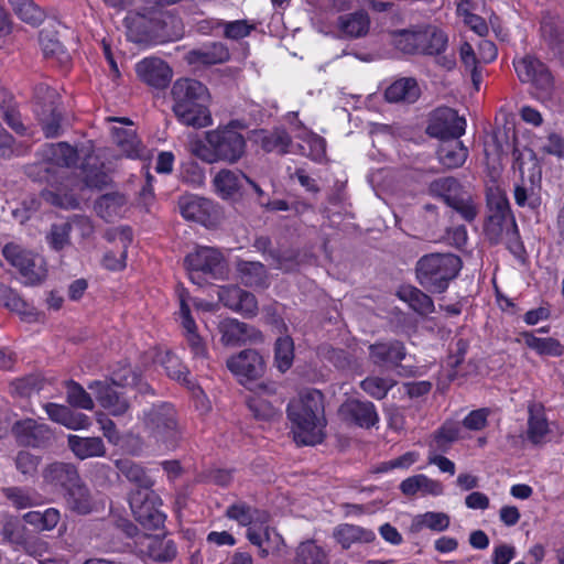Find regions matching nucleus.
Listing matches in <instances>:
<instances>
[{
    "label": "nucleus",
    "instance_id": "10",
    "mask_svg": "<svg viewBox=\"0 0 564 564\" xmlns=\"http://www.w3.org/2000/svg\"><path fill=\"white\" fill-rule=\"evenodd\" d=\"M184 262L191 281L197 285L206 282L203 275L218 278L224 271V257L219 250L212 247H198L186 256Z\"/></svg>",
    "mask_w": 564,
    "mask_h": 564
},
{
    "label": "nucleus",
    "instance_id": "56",
    "mask_svg": "<svg viewBox=\"0 0 564 564\" xmlns=\"http://www.w3.org/2000/svg\"><path fill=\"white\" fill-rule=\"evenodd\" d=\"M40 44L46 57L61 58L64 54V46L53 31L44 29L40 33Z\"/></svg>",
    "mask_w": 564,
    "mask_h": 564
},
{
    "label": "nucleus",
    "instance_id": "31",
    "mask_svg": "<svg viewBox=\"0 0 564 564\" xmlns=\"http://www.w3.org/2000/svg\"><path fill=\"white\" fill-rule=\"evenodd\" d=\"M245 182H250V178L241 171L220 170L214 177V186L216 192L223 198H229L238 194L243 187Z\"/></svg>",
    "mask_w": 564,
    "mask_h": 564
},
{
    "label": "nucleus",
    "instance_id": "43",
    "mask_svg": "<svg viewBox=\"0 0 564 564\" xmlns=\"http://www.w3.org/2000/svg\"><path fill=\"white\" fill-rule=\"evenodd\" d=\"M297 564H329L327 552L315 540L301 542L295 551Z\"/></svg>",
    "mask_w": 564,
    "mask_h": 564
},
{
    "label": "nucleus",
    "instance_id": "7",
    "mask_svg": "<svg viewBox=\"0 0 564 564\" xmlns=\"http://www.w3.org/2000/svg\"><path fill=\"white\" fill-rule=\"evenodd\" d=\"M429 193L458 213L466 221H473L477 208L471 194L453 176L440 177L429 184Z\"/></svg>",
    "mask_w": 564,
    "mask_h": 564
},
{
    "label": "nucleus",
    "instance_id": "34",
    "mask_svg": "<svg viewBox=\"0 0 564 564\" xmlns=\"http://www.w3.org/2000/svg\"><path fill=\"white\" fill-rule=\"evenodd\" d=\"M437 155L442 165L447 169H456L465 163L468 150L458 139L443 140Z\"/></svg>",
    "mask_w": 564,
    "mask_h": 564
},
{
    "label": "nucleus",
    "instance_id": "53",
    "mask_svg": "<svg viewBox=\"0 0 564 564\" xmlns=\"http://www.w3.org/2000/svg\"><path fill=\"white\" fill-rule=\"evenodd\" d=\"M291 144V137L284 130H276L264 135L261 140V147L265 152H276L284 154Z\"/></svg>",
    "mask_w": 564,
    "mask_h": 564
},
{
    "label": "nucleus",
    "instance_id": "42",
    "mask_svg": "<svg viewBox=\"0 0 564 564\" xmlns=\"http://www.w3.org/2000/svg\"><path fill=\"white\" fill-rule=\"evenodd\" d=\"M0 303L23 319L31 321L35 316L34 307L25 302L15 291L0 283Z\"/></svg>",
    "mask_w": 564,
    "mask_h": 564
},
{
    "label": "nucleus",
    "instance_id": "38",
    "mask_svg": "<svg viewBox=\"0 0 564 564\" xmlns=\"http://www.w3.org/2000/svg\"><path fill=\"white\" fill-rule=\"evenodd\" d=\"M115 142L127 158L138 159L143 155L144 148L139 140L135 130L129 128H112Z\"/></svg>",
    "mask_w": 564,
    "mask_h": 564
},
{
    "label": "nucleus",
    "instance_id": "39",
    "mask_svg": "<svg viewBox=\"0 0 564 564\" xmlns=\"http://www.w3.org/2000/svg\"><path fill=\"white\" fill-rule=\"evenodd\" d=\"M144 552L150 558L155 562H169L176 556V546L172 540L160 539L158 536H144L142 543Z\"/></svg>",
    "mask_w": 564,
    "mask_h": 564
},
{
    "label": "nucleus",
    "instance_id": "58",
    "mask_svg": "<svg viewBox=\"0 0 564 564\" xmlns=\"http://www.w3.org/2000/svg\"><path fill=\"white\" fill-rule=\"evenodd\" d=\"M41 197L47 204L65 209L77 208L79 206V200L73 194H61L45 189L42 191Z\"/></svg>",
    "mask_w": 564,
    "mask_h": 564
},
{
    "label": "nucleus",
    "instance_id": "3",
    "mask_svg": "<svg viewBox=\"0 0 564 564\" xmlns=\"http://www.w3.org/2000/svg\"><path fill=\"white\" fill-rule=\"evenodd\" d=\"M173 112L177 120L195 129L212 124V113L207 107V88L198 80L191 78L177 79L171 90Z\"/></svg>",
    "mask_w": 564,
    "mask_h": 564
},
{
    "label": "nucleus",
    "instance_id": "40",
    "mask_svg": "<svg viewBox=\"0 0 564 564\" xmlns=\"http://www.w3.org/2000/svg\"><path fill=\"white\" fill-rule=\"evenodd\" d=\"M420 95L417 83L413 78H401L391 84L384 93L390 102H414Z\"/></svg>",
    "mask_w": 564,
    "mask_h": 564
},
{
    "label": "nucleus",
    "instance_id": "50",
    "mask_svg": "<svg viewBox=\"0 0 564 564\" xmlns=\"http://www.w3.org/2000/svg\"><path fill=\"white\" fill-rule=\"evenodd\" d=\"M274 357L278 368L284 372L293 362L294 345L290 336L279 337L275 341Z\"/></svg>",
    "mask_w": 564,
    "mask_h": 564
},
{
    "label": "nucleus",
    "instance_id": "37",
    "mask_svg": "<svg viewBox=\"0 0 564 564\" xmlns=\"http://www.w3.org/2000/svg\"><path fill=\"white\" fill-rule=\"evenodd\" d=\"M127 204V198L120 193H108L95 202V210L106 221L120 217Z\"/></svg>",
    "mask_w": 564,
    "mask_h": 564
},
{
    "label": "nucleus",
    "instance_id": "32",
    "mask_svg": "<svg viewBox=\"0 0 564 564\" xmlns=\"http://www.w3.org/2000/svg\"><path fill=\"white\" fill-rule=\"evenodd\" d=\"M180 315L182 318L184 336L192 354L195 357L204 358L206 356L205 344L196 332L195 321L192 318L189 307L183 297L181 299Z\"/></svg>",
    "mask_w": 564,
    "mask_h": 564
},
{
    "label": "nucleus",
    "instance_id": "61",
    "mask_svg": "<svg viewBox=\"0 0 564 564\" xmlns=\"http://www.w3.org/2000/svg\"><path fill=\"white\" fill-rule=\"evenodd\" d=\"M69 234L70 227L68 221L59 225H52L50 235L47 237L51 247L56 251L64 249L67 245H69Z\"/></svg>",
    "mask_w": 564,
    "mask_h": 564
},
{
    "label": "nucleus",
    "instance_id": "45",
    "mask_svg": "<svg viewBox=\"0 0 564 564\" xmlns=\"http://www.w3.org/2000/svg\"><path fill=\"white\" fill-rule=\"evenodd\" d=\"M460 425L458 422L447 421L435 433L429 444V449L445 453L451 445L459 438Z\"/></svg>",
    "mask_w": 564,
    "mask_h": 564
},
{
    "label": "nucleus",
    "instance_id": "49",
    "mask_svg": "<svg viewBox=\"0 0 564 564\" xmlns=\"http://www.w3.org/2000/svg\"><path fill=\"white\" fill-rule=\"evenodd\" d=\"M47 104L44 105V108L42 109V115L47 117L48 120L46 122H43V131L47 138H55L59 133V121L61 117L58 113H56L55 109V98L56 93L54 90H47Z\"/></svg>",
    "mask_w": 564,
    "mask_h": 564
},
{
    "label": "nucleus",
    "instance_id": "54",
    "mask_svg": "<svg viewBox=\"0 0 564 564\" xmlns=\"http://www.w3.org/2000/svg\"><path fill=\"white\" fill-rule=\"evenodd\" d=\"M25 531V527L21 525L17 518L7 517L3 520L1 535L6 542L20 546L26 539Z\"/></svg>",
    "mask_w": 564,
    "mask_h": 564
},
{
    "label": "nucleus",
    "instance_id": "64",
    "mask_svg": "<svg viewBox=\"0 0 564 564\" xmlns=\"http://www.w3.org/2000/svg\"><path fill=\"white\" fill-rule=\"evenodd\" d=\"M305 141L310 147L308 156L315 161H321L326 153L325 140L311 131L304 130L303 135H297Z\"/></svg>",
    "mask_w": 564,
    "mask_h": 564
},
{
    "label": "nucleus",
    "instance_id": "35",
    "mask_svg": "<svg viewBox=\"0 0 564 564\" xmlns=\"http://www.w3.org/2000/svg\"><path fill=\"white\" fill-rule=\"evenodd\" d=\"M400 490L405 496H414L417 492L432 496L443 494V486L440 481L429 478L423 474L408 477L400 484Z\"/></svg>",
    "mask_w": 564,
    "mask_h": 564
},
{
    "label": "nucleus",
    "instance_id": "52",
    "mask_svg": "<svg viewBox=\"0 0 564 564\" xmlns=\"http://www.w3.org/2000/svg\"><path fill=\"white\" fill-rule=\"evenodd\" d=\"M67 402L74 406L84 410H93L94 401L90 394L77 382L69 381L67 383Z\"/></svg>",
    "mask_w": 564,
    "mask_h": 564
},
{
    "label": "nucleus",
    "instance_id": "9",
    "mask_svg": "<svg viewBox=\"0 0 564 564\" xmlns=\"http://www.w3.org/2000/svg\"><path fill=\"white\" fill-rule=\"evenodd\" d=\"M44 161L25 169L29 177L39 182H50L54 166H73L77 163V151L65 142L46 144L43 149Z\"/></svg>",
    "mask_w": 564,
    "mask_h": 564
},
{
    "label": "nucleus",
    "instance_id": "19",
    "mask_svg": "<svg viewBox=\"0 0 564 564\" xmlns=\"http://www.w3.org/2000/svg\"><path fill=\"white\" fill-rule=\"evenodd\" d=\"M138 77L154 88H165L172 79V69L158 57L143 58L135 65Z\"/></svg>",
    "mask_w": 564,
    "mask_h": 564
},
{
    "label": "nucleus",
    "instance_id": "28",
    "mask_svg": "<svg viewBox=\"0 0 564 564\" xmlns=\"http://www.w3.org/2000/svg\"><path fill=\"white\" fill-rule=\"evenodd\" d=\"M228 59L229 51L227 46L220 42L205 44L186 54V61L189 64L214 65L224 63Z\"/></svg>",
    "mask_w": 564,
    "mask_h": 564
},
{
    "label": "nucleus",
    "instance_id": "41",
    "mask_svg": "<svg viewBox=\"0 0 564 564\" xmlns=\"http://www.w3.org/2000/svg\"><path fill=\"white\" fill-rule=\"evenodd\" d=\"M241 282L250 288H267L268 272L261 262L240 261L237 265Z\"/></svg>",
    "mask_w": 564,
    "mask_h": 564
},
{
    "label": "nucleus",
    "instance_id": "15",
    "mask_svg": "<svg viewBox=\"0 0 564 564\" xmlns=\"http://www.w3.org/2000/svg\"><path fill=\"white\" fill-rule=\"evenodd\" d=\"M341 420L361 429H371L379 422L376 406L370 401L346 400L338 410Z\"/></svg>",
    "mask_w": 564,
    "mask_h": 564
},
{
    "label": "nucleus",
    "instance_id": "2",
    "mask_svg": "<svg viewBox=\"0 0 564 564\" xmlns=\"http://www.w3.org/2000/svg\"><path fill=\"white\" fill-rule=\"evenodd\" d=\"M323 394L317 390L303 392L288 405V416L296 443L314 445L323 438Z\"/></svg>",
    "mask_w": 564,
    "mask_h": 564
},
{
    "label": "nucleus",
    "instance_id": "59",
    "mask_svg": "<svg viewBox=\"0 0 564 564\" xmlns=\"http://www.w3.org/2000/svg\"><path fill=\"white\" fill-rule=\"evenodd\" d=\"M265 261L270 263V265L274 269L289 272L295 269L297 265L296 257L293 252H280V251H270Z\"/></svg>",
    "mask_w": 564,
    "mask_h": 564
},
{
    "label": "nucleus",
    "instance_id": "14",
    "mask_svg": "<svg viewBox=\"0 0 564 564\" xmlns=\"http://www.w3.org/2000/svg\"><path fill=\"white\" fill-rule=\"evenodd\" d=\"M516 225L509 203L498 199L489 204V214L485 223L484 231L489 241L497 245L503 240V235Z\"/></svg>",
    "mask_w": 564,
    "mask_h": 564
},
{
    "label": "nucleus",
    "instance_id": "11",
    "mask_svg": "<svg viewBox=\"0 0 564 564\" xmlns=\"http://www.w3.org/2000/svg\"><path fill=\"white\" fill-rule=\"evenodd\" d=\"M2 253L20 271L24 278V284L36 285L46 278L45 263L42 257L24 250L14 243L6 245Z\"/></svg>",
    "mask_w": 564,
    "mask_h": 564
},
{
    "label": "nucleus",
    "instance_id": "12",
    "mask_svg": "<svg viewBox=\"0 0 564 564\" xmlns=\"http://www.w3.org/2000/svg\"><path fill=\"white\" fill-rule=\"evenodd\" d=\"M130 507L135 520L147 530L164 524L165 514L160 510L161 499L152 490H135L130 496Z\"/></svg>",
    "mask_w": 564,
    "mask_h": 564
},
{
    "label": "nucleus",
    "instance_id": "6",
    "mask_svg": "<svg viewBox=\"0 0 564 564\" xmlns=\"http://www.w3.org/2000/svg\"><path fill=\"white\" fill-rule=\"evenodd\" d=\"M135 380L137 373L129 367H124L120 371L113 372L110 381H93L88 384V389L94 391L99 404L108 410L110 414L121 415L127 412L130 404L128 399L117 388L130 386Z\"/></svg>",
    "mask_w": 564,
    "mask_h": 564
},
{
    "label": "nucleus",
    "instance_id": "25",
    "mask_svg": "<svg viewBox=\"0 0 564 564\" xmlns=\"http://www.w3.org/2000/svg\"><path fill=\"white\" fill-rule=\"evenodd\" d=\"M370 18L365 10L339 15L337 28L340 34L347 39L365 37L370 30Z\"/></svg>",
    "mask_w": 564,
    "mask_h": 564
},
{
    "label": "nucleus",
    "instance_id": "22",
    "mask_svg": "<svg viewBox=\"0 0 564 564\" xmlns=\"http://www.w3.org/2000/svg\"><path fill=\"white\" fill-rule=\"evenodd\" d=\"M66 508L78 516H87L96 510V502L88 487L79 480L64 495Z\"/></svg>",
    "mask_w": 564,
    "mask_h": 564
},
{
    "label": "nucleus",
    "instance_id": "55",
    "mask_svg": "<svg viewBox=\"0 0 564 564\" xmlns=\"http://www.w3.org/2000/svg\"><path fill=\"white\" fill-rule=\"evenodd\" d=\"M449 517L444 512H425L416 518L415 524L420 528H429L433 531H444L449 527Z\"/></svg>",
    "mask_w": 564,
    "mask_h": 564
},
{
    "label": "nucleus",
    "instance_id": "4",
    "mask_svg": "<svg viewBox=\"0 0 564 564\" xmlns=\"http://www.w3.org/2000/svg\"><path fill=\"white\" fill-rule=\"evenodd\" d=\"M143 424L156 445L167 451L178 448L185 438L178 413L169 402H160L145 410Z\"/></svg>",
    "mask_w": 564,
    "mask_h": 564
},
{
    "label": "nucleus",
    "instance_id": "17",
    "mask_svg": "<svg viewBox=\"0 0 564 564\" xmlns=\"http://www.w3.org/2000/svg\"><path fill=\"white\" fill-rule=\"evenodd\" d=\"M218 299L226 307L246 317H253L258 312L256 296L237 285L220 286Z\"/></svg>",
    "mask_w": 564,
    "mask_h": 564
},
{
    "label": "nucleus",
    "instance_id": "18",
    "mask_svg": "<svg viewBox=\"0 0 564 564\" xmlns=\"http://www.w3.org/2000/svg\"><path fill=\"white\" fill-rule=\"evenodd\" d=\"M227 367L241 382L250 381L262 376L264 361L258 351L246 349L228 359Z\"/></svg>",
    "mask_w": 564,
    "mask_h": 564
},
{
    "label": "nucleus",
    "instance_id": "16",
    "mask_svg": "<svg viewBox=\"0 0 564 564\" xmlns=\"http://www.w3.org/2000/svg\"><path fill=\"white\" fill-rule=\"evenodd\" d=\"M12 431L19 443L25 446L45 447L54 441V433L50 426L33 419L15 422Z\"/></svg>",
    "mask_w": 564,
    "mask_h": 564
},
{
    "label": "nucleus",
    "instance_id": "27",
    "mask_svg": "<svg viewBox=\"0 0 564 564\" xmlns=\"http://www.w3.org/2000/svg\"><path fill=\"white\" fill-rule=\"evenodd\" d=\"M405 347L399 340L377 343L369 346V356L373 364L399 366L405 358Z\"/></svg>",
    "mask_w": 564,
    "mask_h": 564
},
{
    "label": "nucleus",
    "instance_id": "8",
    "mask_svg": "<svg viewBox=\"0 0 564 564\" xmlns=\"http://www.w3.org/2000/svg\"><path fill=\"white\" fill-rule=\"evenodd\" d=\"M516 73L522 83H530L533 96L550 100L554 93V79L547 66L534 56L527 55L513 63Z\"/></svg>",
    "mask_w": 564,
    "mask_h": 564
},
{
    "label": "nucleus",
    "instance_id": "60",
    "mask_svg": "<svg viewBox=\"0 0 564 564\" xmlns=\"http://www.w3.org/2000/svg\"><path fill=\"white\" fill-rule=\"evenodd\" d=\"M162 365L170 378L177 381L187 382L188 371L176 356L166 354L162 359Z\"/></svg>",
    "mask_w": 564,
    "mask_h": 564
},
{
    "label": "nucleus",
    "instance_id": "46",
    "mask_svg": "<svg viewBox=\"0 0 564 564\" xmlns=\"http://www.w3.org/2000/svg\"><path fill=\"white\" fill-rule=\"evenodd\" d=\"M391 44L403 54H419L420 26L394 30L390 33Z\"/></svg>",
    "mask_w": 564,
    "mask_h": 564
},
{
    "label": "nucleus",
    "instance_id": "30",
    "mask_svg": "<svg viewBox=\"0 0 564 564\" xmlns=\"http://www.w3.org/2000/svg\"><path fill=\"white\" fill-rule=\"evenodd\" d=\"M48 417L70 430H82L90 425L89 417L83 413L73 412L68 406L56 403L44 405Z\"/></svg>",
    "mask_w": 564,
    "mask_h": 564
},
{
    "label": "nucleus",
    "instance_id": "62",
    "mask_svg": "<svg viewBox=\"0 0 564 564\" xmlns=\"http://www.w3.org/2000/svg\"><path fill=\"white\" fill-rule=\"evenodd\" d=\"M514 200L520 207L528 206L531 209H535L541 205V198L533 186L528 188L524 185H516Z\"/></svg>",
    "mask_w": 564,
    "mask_h": 564
},
{
    "label": "nucleus",
    "instance_id": "36",
    "mask_svg": "<svg viewBox=\"0 0 564 564\" xmlns=\"http://www.w3.org/2000/svg\"><path fill=\"white\" fill-rule=\"evenodd\" d=\"M398 297L408 303L409 306L420 315H429L434 312L432 299L415 286H401L398 291Z\"/></svg>",
    "mask_w": 564,
    "mask_h": 564
},
{
    "label": "nucleus",
    "instance_id": "21",
    "mask_svg": "<svg viewBox=\"0 0 564 564\" xmlns=\"http://www.w3.org/2000/svg\"><path fill=\"white\" fill-rule=\"evenodd\" d=\"M528 426L525 438L534 446H541L549 441L551 429L545 415L544 406L532 403L528 408Z\"/></svg>",
    "mask_w": 564,
    "mask_h": 564
},
{
    "label": "nucleus",
    "instance_id": "26",
    "mask_svg": "<svg viewBox=\"0 0 564 564\" xmlns=\"http://www.w3.org/2000/svg\"><path fill=\"white\" fill-rule=\"evenodd\" d=\"M178 208L184 218L204 224L212 215L214 205L209 199L187 194L180 197Z\"/></svg>",
    "mask_w": 564,
    "mask_h": 564
},
{
    "label": "nucleus",
    "instance_id": "33",
    "mask_svg": "<svg viewBox=\"0 0 564 564\" xmlns=\"http://www.w3.org/2000/svg\"><path fill=\"white\" fill-rule=\"evenodd\" d=\"M68 446L79 459L101 457L106 454L104 441L100 437L68 436Z\"/></svg>",
    "mask_w": 564,
    "mask_h": 564
},
{
    "label": "nucleus",
    "instance_id": "20",
    "mask_svg": "<svg viewBox=\"0 0 564 564\" xmlns=\"http://www.w3.org/2000/svg\"><path fill=\"white\" fill-rule=\"evenodd\" d=\"M220 340L225 346H239L262 339L260 332L236 318H226L218 325Z\"/></svg>",
    "mask_w": 564,
    "mask_h": 564
},
{
    "label": "nucleus",
    "instance_id": "47",
    "mask_svg": "<svg viewBox=\"0 0 564 564\" xmlns=\"http://www.w3.org/2000/svg\"><path fill=\"white\" fill-rule=\"evenodd\" d=\"M523 343L542 356H561L563 348L560 341L552 337L541 338L533 333L524 332L521 334Z\"/></svg>",
    "mask_w": 564,
    "mask_h": 564
},
{
    "label": "nucleus",
    "instance_id": "48",
    "mask_svg": "<svg viewBox=\"0 0 564 564\" xmlns=\"http://www.w3.org/2000/svg\"><path fill=\"white\" fill-rule=\"evenodd\" d=\"M2 492L17 509L32 508L41 503V496L31 488L8 487L2 488Z\"/></svg>",
    "mask_w": 564,
    "mask_h": 564
},
{
    "label": "nucleus",
    "instance_id": "44",
    "mask_svg": "<svg viewBox=\"0 0 564 564\" xmlns=\"http://www.w3.org/2000/svg\"><path fill=\"white\" fill-rule=\"evenodd\" d=\"M116 467L128 480L139 486L138 490H150L154 480L137 463L130 459H117Z\"/></svg>",
    "mask_w": 564,
    "mask_h": 564
},
{
    "label": "nucleus",
    "instance_id": "23",
    "mask_svg": "<svg viewBox=\"0 0 564 564\" xmlns=\"http://www.w3.org/2000/svg\"><path fill=\"white\" fill-rule=\"evenodd\" d=\"M448 46L447 34L436 25L420 26L419 54L441 55Z\"/></svg>",
    "mask_w": 564,
    "mask_h": 564
},
{
    "label": "nucleus",
    "instance_id": "51",
    "mask_svg": "<svg viewBox=\"0 0 564 564\" xmlns=\"http://www.w3.org/2000/svg\"><path fill=\"white\" fill-rule=\"evenodd\" d=\"M394 384L391 378L367 377L360 382V388L373 399L381 400Z\"/></svg>",
    "mask_w": 564,
    "mask_h": 564
},
{
    "label": "nucleus",
    "instance_id": "24",
    "mask_svg": "<svg viewBox=\"0 0 564 564\" xmlns=\"http://www.w3.org/2000/svg\"><path fill=\"white\" fill-rule=\"evenodd\" d=\"M43 479L54 487H62L65 491L80 480L77 468L69 463L55 462L43 469Z\"/></svg>",
    "mask_w": 564,
    "mask_h": 564
},
{
    "label": "nucleus",
    "instance_id": "57",
    "mask_svg": "<svg viewBox=\"0 0 564 564\" xmlns=\"http://www.w3.org/2000/svg\"><path fill=\"white\" fill-rule=\"evenodd\" d=\"M247 405L252 415L258 420H270L275 415L274 406L261 397H249L247 399Z\"/></svg>",
    "mask_w": 564,
    "mask_h": 564
},
{
    "label": "nucleus",
    "instance_id": "13",
    "mask_svg": "<svg viewBox=\"0 0 564 564\" xmlns=\"http://www.w3.org/2000/svg\"><path fill=\"white\" fill-rule=\"evenodd\" d=\"M466 129V120L448 107L433 110L429 118L426 133L440 140L459 139Z\"/></svg>",
    "mask_w": 564,
    "mask_h": 564
},
{
    "label": "nucleus",
    "instance_id": "29",
    "mask_svg": "<svg viewBox=\"0 0 564 564\" xmlns=\"http://www.w3.org/2000/svg\"><path fill=\"white\" fill-rule=\"evenodd\" d=\"M333 538L344 550H348L356 543L372 542L376 534L359 525L341 523L334 528Z\"/></svg>",
    "mask_w": 564,
    "mask_h": 564
},
{
    "label": "nucleus",
    "instance_id": "5",
    "mask_svg": "<svg viewBox=\"0 0 564 564\" xmlns=\"http://www.w3.org/2000/svg\"><path fill=\"white\" fill-rule=\"evenodd\" d=\"M462 260L453 253H429L421 257L415 265L420 285L430 293H443L458 275Z\"/></svg>",
    "mask_w": 564,
    "mask_h": 564
},
{
    "label": "nucleus",
    "instance_id": "63",
    "mask_svg": "<svg viewBox=\"0 0 564 564\" xmlns=\"http://www.w3.org/2000/svg\"><path fill=\"white\" fill-rule=\"evenodd\" d=\"M70 231L75 230L84 240H90L95 235L93 220L85 215H74L68 220Z\"/></svg>",
    "mask_w": 564,
    "mask_h": 564
},
{
    "label": "nucleus",
    "instance_id": "1",
    "mask_svg": "<svg viewBox=\"0 0 564 564\" xmlns=\"http://www.w3.org/2000/svg\"><path fill=\"white\" fill-rule=\"evenodd\" d=\"M246 124L240 120H231L227 124L205 133V140L192 139L188 143L189 152L207 164L226 162L237 163L245 154L247 141L241 133Z\"/></svg>",
    "mask_w": 564,
    "mask_h": 564
}]
</instances>
